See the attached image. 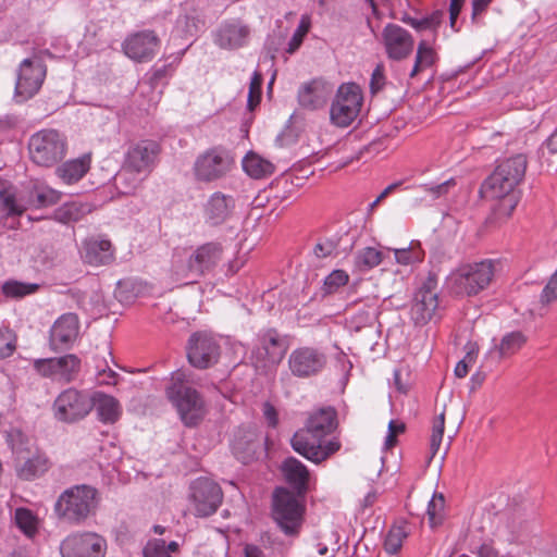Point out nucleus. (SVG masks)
I'll list each match as a JSON object with an SVG mask.
<instances>
[{
  "mask_svg": "<svg viewBox=\"0 0 557 557\" xmlns=\"http://www.w3.org/2000/svg\"><path fill=\"white\" fill-rule=\"evenodd\" d=\"M437 61V53L431 44L423 39L418 44L414 57V64L409 73L411 78L416 77L422 71L432 67Z\"/></svg>",
  "mask_w": 557,
  "mask_h": 557,
  "instance_id": "obj_34",
  "label": "nucleus"
},
{
  "mask_svg": "<svg viewBox=\"0 0 557 557\" xmlns=\"http://www.w3.org/2000/svg\"><path fill=\"white\" fill-rule=\"evenodd\" d=\"M11 445L17 460L33 453L32 441L20 431L11 434Z\"/></svg>",
  "mask_w": 557,
  "mask_h": 557,
  "instance_id": "obj_48",
  "label": "nucleus"
},
{
  "mask_svg": "<svg viewBox=\"0 0 557 557\" xmlns=\"http://www.w3.org/2000/svg\"><path fill=\"white\" fill-rule=\"evenodd\" d=\"M100 500V493L96 487L77 484L59 495L54 504V513L64 523L82 525L96 515Z\"/></svg>",
  "mask_w": 557,
  "mask_h": 557,
  "instance_id": "obj_2",
  "label": "nucleus"
},
{
  "mask_svg": "<svg viewBox=\"0 0 557 557\" xmlns=\"http://www.w3.org/2000/svg\"><path fill=\"white\" fill-rule=\"evenodd\" d=\"M381 36L388 59L401 61L412 53L414 39L412 35L401 26L388 23L383 28Z\"/></svg>",
  "mask_w": 557,
  "mask_h": 557,
  "instance_id": "obj_20",
  "label": "nucleus"
},
{
  "mask_svg": "<svg viewBox=\"0 0 557 557\" xmlns=\"http://www.w3.org/2000/svg\"><path fill=\"white\" fill-rule=\"evenodd\" d=\"M374 320L375 309L369 308L356 312L351 318V323L354 324L355 329L359 331L364 326L372 325Z\"/></svg>",
  "mask_w": 557,
  "mask_h": 557,
  "instance_id": "obj_55",
  "label": "nucleus"
},
{
  "mask_svg": "<svg viewBox=\"0 0 557 557\" xmlns=\"http://www.w3.org/2000/svg\"><path fill=\"white\" fill-rule=\"evenodd\" d=\"M445 500L443 495H434L428 505V516L431 527L442 523Z\"/></svg>",
  "mask_w": 557,
  "mask_h": 557,
  "instance_id": "obj_50",
  "label": "nucleus"
},
{
  "mask_svg": "<svg viewBox=\"0 0 557 557\" xmlns=\"http://www.w3.org/2000/svg\"><path fill=\"white\" fill-rule=\"evenodd\" d=\"M141 172L133 171L124 164L122 171H120L115 176V186L121 194L132 195L136 191V189L141 184V178L138 177V174Z\"/></svg>",
  "mask_w": 557,
  "mask_h": 557,
  "instance_id": "obj_38",
  "label": "nucleus"
},
{
  "mask_svg": "<svg viewBox=\"0 0 557 557\" xmlns=\"http://www.w3.org/2000/svg\"><path fill=\"white\" fill-rule=\"evenodd\" d=\"M233 160L227 152L210 149L200 154L194 164V173L200 182H213L224 176L232 168Z\"/></svg>",
  "mask_w": 557,
  "mask_h": 557,
  "instance_id": "obj_18",
  "label": "nucleus"
},
{
  "mask_svg": "<svg viewBox=\"0 0 557 557\" xmlns=\"http://www.w3.org/2000/svg\"><path fill=\"white\" fill-rule=\"evenodd\" d=\"M516 185L497 169L483 182L480 193L488 199H499V212L510 215L519 202Z\"/></svg>",
  "mask_w": 557,
  "mask_h": 557,
  "instance_id": "obj_13",
  "label": "nucleus"
},
{
  "mask_svg": "<svg viewBox=\"0 0 557 557\" xmlns=\"http://www.w3.org/2000/svg\"><path fill=\"white\" fill-rule=\"evenodd\" d=\"M90 399L92 400V408L96 409L98 419L102 423L113 424L119 420L122 409L120 403L113 396L95 392Z\"/></svg>",
  "mask_w": 557,
  "mask_h": 557,
  "instance_id": "obj_31",
  "label": "nucleus"
},
{
  "mask_svg": "<svg viewBox=\"0 0 557 557\" xmlns=\"http://www.w3.org/2000/svg\"><path fill=\"white\" fill-rule=\"evenodd\" d=\"M91 409L90 397L73 387L61 392L52 405L54 418L65 423H74L84 419Z\"/></svg>",
  "mask_w": 557,
  "mask_h": 557,
  "instance_id": "obj_9",
  "label": "nucleus"
},
{
  "mask_svg": "<svg viewBox=\"0 0 557 557\" xmlns=\"http://www.w3.org/2000/svg\"><path fill=\"white\" fill-rule=\"evenodd\" d=\"M143 553L144 557H171L168 554L165 542L159 539L148 541Z\"/></svg>",
  "mask_w": 557,
  "mask_h": 557,
  "instance_id": "obj_54",
  "label": "nucleus"
},
{
  "mask_svg": "<svg viewBox=\"0 0 557 557\" xmlns=\"http://www.w3.org/2000/svg\"><path fill=\"white\" fill-rule=\"evenodd\" d=\"M382 262V252L373 247H366L356 255V265L360 270H370Z\"/></svg>",
  "mask_w": 557,
  "mask_h": 557,
  "instance_id": "obj_44",
  "label": "nucleus"
},
{
  "mask_svg": "<svg viewBox=\"0 0 557 557\" xmlns=\"http://www.w3.org/2000/svg\"><path fill=\"white\" fill-rule=\"evenodd\" d=\"M337 412L324 407L309 413L305 426L293 435L290 444L296 453L308 451L312 457L322 458L321 443L337 428Z\"/></svg>",
  "mask_w": 557,
  "mask_h": 557,
  "instance_id": "obj_3",
  "label": "nucleus"
},
{
  "mask_svg": "<svg viewBox=\"0 0 557 557\" xmlns=\"http://www.w3.org/2000/svg\"><path fill=\"white\" fill-rule=\"evenodd\" d=\"M122 47L129 59L137 62H148L159 49L160 39L153 30H141L129 35Z\"/></svg>",
  "mask_w": 557,
  "mask_h": 557,
  "instance_id": "obj_22",
  "label": "nucleus"
},
{
  "mask_svg": "<svg viewBox=\"0 0 557 557\" xmlns=\"http://www.w3.org/2000/svg\"><path fill=\"white\" fill-rule=\"evenodd\" d=\"M265 437L253 425L239 426L232 441V451L243 463L255 460L262 451Z\"/></svg>",
  "mask_w": 557,
  "mask_h": 557,
  "instance_id": "obj_19",
  "label": "nucleus"
},
{
  "mask_svg": "<svg viewBox=\"0 0 557 557\" xmlns=\"http://www.w3.org/2000/svg\"><path fill=\"white\" fill-rule=\"evenodd\" d=\"M309 26H310V22H309L308 17L302 16L297 29L295 30L292 39L288 42V48H287L288 53H294L300 47V45L304 40V37L306 36V34L309 30Z\"/></svg>",
  "mask_w": 557,
  "mask_h": 557,
  "instance_id": "obj_53",
  "label": "nucleus"
},
{
  "mask_svg": "<svg viewBox=\"0 0 557 557\" xmlns=\"http://www.w3.org/2000/svg\"><path fill=\"white\" fill-rule=\"evenodd\" d=\"M89 169V160L86 158L75 159L65 162L57 169V174L66 184L79 181Z\"/></svg>",
  "mask_w": 557,
  "mask_h": 557,
  "instance_id": "obj_35",
  "label": "nucleus"
},
{
  "mask_svg": "<svg viewBox=\"0 0 557 557\" xmlns=\"http://www.w3.org/2000/svg\"><path fill=\"white\" fill-rule=\"evenodd\" d=\"M188 362L197 369L203 370L214 366L221 355L219 342L207 332L193 333L186 346Z\"/></svg>",
  "mask_w": 557,
  "mask_h": 557,
  "instance_id": "obj_14",
  "label": "nucleus"
},
{
  "mask_svg": "<svg viewBox=\"0 0 557 557\" xmlns=\"http://www.w3.org/2000/svg\"><path fill=\"white\" fill-rule=\"evenodd\" d=\"M494 276L492 261L466 264L453 271L446 277V288L457 296H474L485 289Z\"/></svg>",
  "mask_w": 557,
  "mask_h": 557,
  "instance_id": "obj_6",
  "label": "nucleus"
},
{
  "mask_svg": "<svg viewBox=\"0 0 557 557\" xmlns=\"http://www.w3.org/2000/svg\"><path fill=\"white\" fill-rule=\"evenodd\" d=\"M79 320L75 313L62 314L52 325L50 331V345L59 349L73 343L78 336Z\"/></svg>",
  "mask_w": 557,
  "mask_h": 557,
  "instance_id": "obj_26",
  "label": "nucleus"
},
{
  "mask_svg": "<svg viewBox=\"0 0 557 557\" xmlns=\"http://www.w3.org/2000/svg\"><path fill=\"white\" fill-rule=\"evenodd\" d=\"M62 557H104L107 541L95 532H75L60 544Z\"/></svg>",
  "mask_w": 557,
  "mask_h": 557,
  "instance_id": "obj_11",
  "label": "nucleus"
},
{
  "mask_svg": "<svg viewBox=\"0 0 557 557\" xmlns=\"http://www.w3.org/2000/svg\"><path fill=\"white\" fill-rule=\"evenodd\" d=\"M444 13L440 10L434 11L430 15H426L422 18L412 17L408 14L401 17V21L414 28L417 32H422L426 29L436 30L441 25Z\"/></svg>",
  "mask_w": 557,
  "mask_h": 557,
  "instance_id": "obj_39",
  "label": "nucleus"
},
{
  "mask_svg": "<svg viewBox=\"0 0 557 557\" xmlns=\"http://www.w3.org/2000/svg\"><path fill=\"white\" fill-rule=\"evenodd\" d=\"M437 280L430 274L414 293L410 317L416 325H425L432 321L438 310Z\"/></svg>",
  "mask_w": 557,
  "mask_h": 557,
  "instance_id": "obj_12",
  "label": "nucleus"
},
{
  "mask_svg": "<svg viewBox=\"0 0 557 557\" xmlns=\"http://www.w3.org/2000/svg\"><path fill=\"white\" fill-rule=\"evenodd\" d=\"M475 354L474 350L471 349L467 352L465 358L460 360L455 367V374L457 377H465L469 372V366L474 362Z\"/></svg>",
  "mask_w": 557,
  "mask_h": 557,
  "instance_id": "obj_60",
  "label": "nucleus"
},
{
  "mask_svg": "<svg viewBox=\"0 0 557 557\" xmlns=\"http://www.w3.org/2000/svg\"><path fill=\"white\" fill-rule=\"evenodd\" d=\"M21 465L16 466L17 476L22 480L32 481L42 475L49 469V461L44 454L37 450L26 455V458L18 459Z\"/></svg>",
  "mask_w": 557,
  "mask_h": 557,
  "instance_id": "obj_32",
  "label": "nucleus"
},
{
  "mask_svg": "<svg viewBox=\"0 0 557 557\" xmlns=\"http://www.w3.org/2000/svg\"><path fill=\"white\" fill-rule=\"evenodd\" d=\"M190 499L197 517H209L222 504L223 493L218 483L198 478L190 484Z\"/></svg>",
  "mask_w": 557,
  "mask_h": 557,
  "instance_id": "obj_16",
  "label": "nucleus"
},
{
  "mask_svg": "<svg viewBox=\"0 0 557 557\" xmlns=\"http://www.w3.org/2000/svg\"><path fill=\"white\" fill-rule=\"evenodd\" d=\"M262 411L268 424L272 428H275L278 423L277 411L275 407L270 403H264Z\"/></svg>",
  "mask_w": 557,
  "mask_h": 557,
  "instance_id": "obj_62",
  "label": "nucleus"
},
{
  "mask_svg": "<svg viewBox=\"0 0 557 557\" xmlns=\"http://www.w3.org/2000/svg\"><path fill=\"white\" fill-rule=\"evenodd\" d=\"M159 151V145L156 141L141 140L129 147L124 164L133 171L150 173Z\"/></svg>",
  "mask_w": 557,
  "mask_h": 557,
  "instance_id": "obj_23",
  "label": "nucleus"
},
{
  "mask_svg": "<svg viewBox=\"0 0 557 557\" xmlns=\"http://www.w3.org/2000/svg\"><path fill=\"white\" fill-rule=\"evenodd\" d=\"M525 342L527 337L522 332L515 331L506 334L497 346L499 357L504 358L516 354Z\"/></svg>",
  "mask_w": 557,
  "mask_h": 557,
  "instance_id": "obj_42",
  "label": "nucleus"
},
{
  "mask_svg": "<svg viewBox=\"0 0 557 557\" xmlns=\"http://www.w3.org/2000/svg\"><path fill=\"white\" fill-rule=\"evenodd\" d=\"M223 247L220 243H206L186 253H175L171 267L174 282L183 285L196 283L210 273L222 260Z\"/></svg>",
  "mask_w": 557,
  "mask_h": 557,
  "instance_id": "obj_1",
  "label": "nucleus"
},
{
  "mask_svg": "<svg viewBox=\"0 0 557 557\" xmlns=\"http://www.w3.org/2000/svg\"><path fill=\"white\" fill-rule=\"evenodd\" d=\"M385 84L384 70L382 65H377L371 76L370 88L373 94L380 91Z\"/></svg>",
  "mask_w": 557,
  "mask_h": 557,
  "instance_id": "obj_61",
  "label": "nucleus"
},
{
  "mask_svg": "<svg viewBox=\"0 0 557 557\" xmlns=\"http://www.w3.org/2000/svg\"><path fill=\"white\" fill-rule=\"evenodd\" d=\"M337 247V240L325 238L314 245L313 253L317 258H327L336 252Z\"/></svg>",
  "mask_w": 557,
  "mask_h": 557,
  "instance_id": "obj_56",
  "label": "nucleus"
},
{
  "mask_svg": "<svg viewBox=\"0 0 557 557\" xmlns=\"http://www.w3.org/2000/svg\"><path fill=\"white\" fill-rule=\"evenodd\" d=\"M243 166L246 173L253 178H261L274 172V165L257 154L247 156L243 161Z\"/></svg>",
  "mask_w": 557,
  "mask_h": 557,
  "instance_id": "obj_37",
  "label": "nucleus"
},
{
  "mask_svg": "<svg viewBox=\"0 0 557 557\" xmlns=\"http://www.w3.org/2000/svg\"><path fill=\"white\" fill-rule=\"evenodd\" d=\"M362 102V91L357 84H343L331 106V122L338 127L349 126L359 115Z\"/></svg>",
  "mask_w": 557,
  "mask_h": 557,
  "instance_id": "obj_8",
  "label": "nucleus"
},
{
  "mask_svg": "<svg viewBox=\"0 0 557 557\" xmlns=\"http://www.w3.org/2000/svg\"><path fill=\"white\" fill-rule=\"evenodd\" d=\"M257 345L252 349V359L262 367L277 364L285 355V347L278 333L273 330H264L258 334Z\"/></svg>",
  "mask_w": 557,
  "mask_h": 557,
  "instance_id": "obj_21",
  "label": "nucleus"
},
{
  "mask_svg": "<svg viewBox=\"0 0 557 557\" xmlns=\"http://www.w3.org/2000/svg\"><path fill=\"white\" fill-rule=\"evenodd\" d=\"M26 190H17L14 186L0 181V215L1 219L21 216L29 208Z\"/></svg>",
  "mask_w": 557,
  "mask_h": 557,
  "instance_id": "obj_24",
  "label": "nucleus"
},
{
  "mask_svg": "<svg viewBox=\"0 0 557 557\" xmlns=\"http://www.w3.org/2000/svg\"><path fill=\"white\" fill-rule=\"evenodd\" d=\"M82 258L92 267L107 265L114 260V249L108 239L89 237L82 244Z\"/></svg>",
  "mask_w": 557,
  "mask_h": 557,
  "instance_id": "obj_27",
  "label": "nucleus"
},
{
  "mask_svg": "<svg viewBox=\"0 0 557 557\" xmlns=\"http://www.w3.org/2000/svg\"><path fill=\"white\" fill-rule=\"evenodd\" d=\"M27 199L29 201V208H42L55 205L60 200V193L46 186H33L26 189Z\"/></svg>",
  "mask_w": 557,
  "mask_h": 557,
  "instance_id": "obj_36",
  "label": "nucleus"
},
{
  "mask_svg": "<svg viewBox=\"0 0 557 557\" xmlns=\"http://www.w3.org/2000/svg\"><path fill=\"white\" fill-rule=\"evenodd\" d=\"M408 532L404 525L393 527L385 539L384 548L388 554H396L400 550Z\"/></svg>",
  "mask_w": 557,
  "mask_h": 557,
  "instance_id": "obj_46",
  "label": "nucleus"
},
{
  "mask_svg": "<svg viewBox=\"0 0 557 557\" xmlns=\"http://www.w3.org/2000/svg\"><path fill=\"white\" fill-rule=\"evenodd\" d=\"M262 75L259 72H255L249 84V92L247 106L249 110H253L260 102L261 99V86H262Z\"/></svg>",
  "mask_w": 557,
  "mask_h": 557,
  "instance_id": "obj_52",
  "label": "nucleus"
},
{
  "mask_svg": "<svg viewBox=\"0 0 557 557\" xmlns=\"http://www.w3.org/2000/svg\"><path fill=\"white\" fill-rule=\"evenodd\" d=\"M188 383L189 379L184 371L173 373L166 396L177 409L184 425L193 428L202 421L206 411L201 395Z\"/></svg>",
  "mask_w": 557,
  "mask_h": 557,
  "instance_id": "obj_4",
  "label": "nucleus"
},
{
  "mask_svg": "<svg viewBox=\"0 0 557 557\" xmlns=\"http://www.w3.org/2000/svg\"><path fill=\"white\" fill-rule=\"evenodd\" d=\"M349 281V275L344 270H334L325 278L322 286L323 296L337 293Z\"/></svg>",
  "mask_w": 557,
  "mask_h": 557,
  "instance_id": "obj_45",
  "label": "nucleus"
},
{
  "mask_svg": "<svg viewBox=\"0 0 557 557\" xmlns=\"http://www.w3.org/2000/svg\"><path fill=\"white\" fill-rule=\"evenodd\" d=\"M59 259V253L54 249L52 245H45L41 247L39 253L37 255V260L45 268H52L57 264Z\"/></svg>",
  "mask_w": 557,
  "mask_h": 557,
  "instance_id": "obj_58",
  "label": "nucleus"
},
{
  "mask_svg": "<svg viewBox=\"0 0 557 557\" xmlns=\"http://www.w3.org/2000/svg\"><path fill=\"white\" fill-rule=\"evenodd\" d=\"M33 368L41 377L70 383L75 380L81 371V359L74 354L54 358H40L33 361Z\"/></svg>",
  "mask_w": 557,
  "mask_h": 557,
  "instance_id": "obj_10",
  "label": "nucleus"
},
{
  "mask_svg": "<svg viewBox=\"0 0 557 557\" xmlns=\"http://www.w3.org/2000/svg\"><path fill=\"white\" fill-rule=\"evenodd\" d=\"M39 288L38 284L24 283L15 280L7 281L2 284V294L10 298H22L36 293Z\"/></svg>",
  "mask_w": 557,
  "mask_h": 557,
  "instance_id": "obj_43",
  "label": "nucleus"
},
{
  "mask_svg": "<svg viewBox=\"0 0 557 557\" xmlns=\"http://www.w3.org/2000/svg\"><path fill=\"white\" fill-rule=\"evenodd\" d=\"M304 497L283 486L273 491L271 517L286 536H297L300 533L306 511Z\"/></svg>",
  "mask_w": 557,
  "mask_h": 557,
  "instance_id": "obj_5",
  "label": "nucleus"
},
{
  "mask_svg": "<svg viewBox=\"0 0 557 557\" xmlns=\"http://www.w3.org/2000/svg\"><path fill=\"white\" fill-rule=\"evenodd\" d=\"M339 447H341V444L337 441H329L325 445H323V443H321V453L323 455L322 458H320V457L315 458L314 456L312 457L308 451H302V453H298V454L314 463H320L321 461L329 458L332 454L337 451L339 449Z\"/></svg>",
  "mask_w": 557,
  "mask_h": 557,
  "instance_id": "obj_59",
  "label": "nucleus"
},
{
  "mask_svg": "<svg viewBox=\"0 0 557 557\" xmlns=\"http://www.w3.org/2000/svg\"><path fill=\"white\" fill-rule=\"evenodd\" d=\"M87 212H89L87 206L70 202L58 208L54 212V216L57 221L67 224L79 221Z\"/></svg>",
  "mask_w": 557,
  "mask_h": 557,
  "instance_id": "obj_40",
  "label": "nucleus"
},
{
  "mask_svg": "<svg viewBox=\"0 0 557 557\" xmlns=\"http://www.w3.org/2000/svg\"><path fill=\"white\" fill-rule=\"evenodd\" d=\"M456 185V182L454 178H449L443 183L440 184H424L419 186V189L425 194V196L421 197L420 200H426L430 198V200H436L445 195L448 194L451 187Z\"/></svg>",
  "mask_w": 557,
  "mask_h": 557,
  "instance_id": "obj_47",
  "label": "nucleus"
},
{
  "mask_svg": "<svg viewBox=\"0 0 557 557\" xmlns=\"http://www.w3.org/2000/svg\"><path fill=\"white\" fill-rule=\"evenodd\" d=\"M282 471L286 482L298 496H305L308 491L309 471L307 467L295 457L286 458L282 463Z\"/></svg>",
  "mask_w": 557,
  "mask_h": 557,
  "instance_id": "obj_28",
  "label": "nucleus"
},
{
  "mask_svg": "<svg viewBox=\"0 0 557 557\" xmlns=\"http://www.w3.org/2000/svg\"><path fill=\"white\" fill-rule=\"evenodd\" d=\"M15 521L17 527L26 534L30 535L36 531V519L30 510L17 508L15 510Z\"/></svg>",
  "mask_w": 557,
  "mask_h": 557,
  "instance_id": "obj_51",
  "label": "nucleus"
},
{
  "mask_svg": "<svg viewBox=\"0 0 557 557\" xmlns=\"http://www.w3.org/2000/svg\"><path fill=\"white\" fill-rule=\"evenodd\" d=\"M16 349V335L8 327H0V359L13 355Z\"/></svg>",
  "mask_w": 557,
  "mask_h": 557,
  "instance_id": "obj_49",
  "label": "nucleus"
},
{
  "mask_svg": "<svg viewBox=\"0 0 557 557\" xmlns=\"http://www.w3.org/2000/svg\"><path fill=\"white\" fill-rule=\"evenodd\" d=\"M555 300H557V270L553 273L540 296L542 305H549Z\"/></svg>",
  "mask_w": 557,
  "mask_h": 557,
  "instance_id": "obj_57",
  "label": "nucleus"
},
{
  "mask_svg": "<svg viewBox=\"0 0 557 557\" xmlns=\"http://www.w3.org/2000/svg\"><path fill=\"white\" fill-rule=\"evenodd\" d=\"M28 149L34 163L52 166L65 157L66 139L57 129H42L30 137Z\"/></svg>",
  "mask_w": 557,
  "mask_h": 557,
  "instance_id": "obj_7",
  "label": "nucleus"
},
{
  "mask_svg": "<svg viewBox=\"0 0 557 557\" xmlns=\"http://www.w3.org/2000/svg\"><path fill=\"white\" fill-rule=\"evenodd\" d=\"M249 28L238 22L225 23L216 30L214 41L222 49H237L248 39Z\"/></svg>",
  "mask_w": 557,
  "mask_h": 557,
  "instance_id": "obj_29",
  "label": "nucleus"
},
{
  "mask_svg": "<svg viewBox=\"0 0 557 557\" xmlns=\"http://www.w3.org/2000/svg\"><path fill=\"white\" fill-rule=\"evenodd\" d=\"M396 262L403 265H414L424 259V251L419 242H411L409 247L394 249Z\"/></svg>",
  "mask_w": 557,
  "mask_h": 557,
  "instance_id": "obj_41",
  "label": "nucleus"
},
{
  "mask_svg": "<svg viewBox=\"0 0 557 557\" xmlns=\"http://www.w3.org/2000/svg\"><path fill=\"white\" fill-rule=\"evenodd\" d=\"M327 364V356L314 347H299L288 356L290 373L298 379H310L322 373Z\"/></svg>",
  "mask_w": 557,
  "mask_h": 557,
  "instance_id": "obj_15",
  "label": "nucleus"
},
{
  "mask_svg": "<svg viewBox=\"0 0 557 557\" xmlns=\"http://www.w3.org/2000/svg\"><path fill=\"white\" fill-rule=\"evenodd\" d=\"M98 380L100 384H115L117 374L111 370L110 368L103 369L98 374Z\"/></svg>",
  "mask_w": 557,
  "mask_h": 557,
  "instance_id": "obj_64",
  "label": "nucleus"
},
{
  "mask_svg": "<svg viewBox=\"0 0 557 557\" xmlns=\"http://www.w3.org/2000/svg\"><path fill=\"white\" fill-rule=\"evenodd\" d=\"M234 207V199L231 196L214 193L205 207L206 219L211 225H220L230 218Z\"/></svg>",
  "mask_w": 557,
  "mask_h": 557,
  "instance_id": "obj_30",
  "label": "nucleus"
},
{
  "mask_svg": "<svg viewBox=\"0 0 557 557\" xmlns=\"http://www.w3.org/2000/svg\"><path fill=\"white\" fill-rule=\"evenodd\" d=\"M332 88L322 79H312L300 86L298 90V103L306 110H318L325 106Z\"/></svg>",
  "mask_w": 557,
  "mask_h": 557,
  "instance_id": "obj_25",
  "label": "nucleus"
},
{
  "mask_svg": "<svg viewBox=\"0 0 557 557\" xmlns=\"http://www.w3.org/2000/svg\"><path fill=\"white\" fill-rule=\"evenodd\" d=\"M46 77V66L39 59H25L20 64L15 84L17 101H25L35 96Z\"/></svg>",
  "mask_w": 557,
  "mask_h": 557,
  "instance_id": "obj_17",
  "label": "nucleus"
},
{
  "mask_svg": "<svg viewBox=\"0 0 557 557\" xmlns=\"http://www.w3.org/2000/svg\"><path fill=\"white\" fill-rule=\"evenodd\" d=\"M527 166V156L523 153H517L502 161L496 169L508 178H511V184L518 186L523 181Z\"/></svg>",
  "mask_w": 557,
  "mask_h": 557,
  "instance_id": "obj_33",
  "label": "nucleus"
},
{
  "mask_svg": "<svg viewBox=\"0 0 557 557\" xmlns=\"http://www.w3.org/2000/svg\"><path fill=\"white\" fill-rule=\"evenodd\" d=\"M172 72L171 64H164L161 67H154L151 76V83L158 84L161 79L170 75Z\"/></svg>",
  "mask_w": 557,
  "mask_h": 557,
  "instance_id": "obj_63",
  "label": "nucleus"
}]
</instances>
